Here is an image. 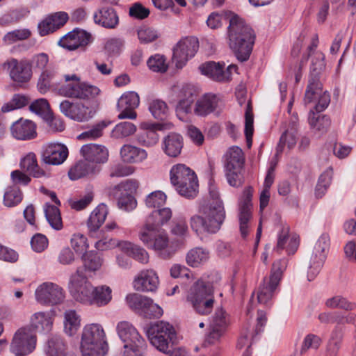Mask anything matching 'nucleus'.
<instances>
[{"instance_id": "nucleus-1", "label": "nucleus", "mask_w": 356, "mask_h": 356, "mask_svg": "<svg viewBox=\"0 0 356 356\" xmlns=\"http://www.w3.org/2000/svg\"><path fill=\"white\" fill-rule=\"evenodd\" d=\"M209 195L211 201L202 204L199 208V214L190 218V225L197 235L203 233L216 234L221 228L225 219V211L219 194L214 188H210Z\"/></svg>"}, {"instance_id": "nucleus-2", "label": "nucleus", "mask_w": 356, "mask_h": 356, "mask_svg": "<svg viewBox=\"0 0 356 356\" xmlns=\"http://www.w3.org/2000/svg\"><path fill=\"white\" fill-rule=\"evenodd\" d=\"M228 39L229 46L237 59L242 62L247 60L252 52L254 35L251 27L237 15L229 19Z\"/></svg>"}, {"instance_id": "nucleus-3", "label": "nucleus", "mask_w": 356, "mask_h": 356, "mask_svg": "<svg viewBox=\"0 0 356 356\" xmlns=\"http://www.w3.org/2000/svg\"><path fill=\"white\" fill-rule=\"evenodd\" d=\"M82 356H104L108 351V343L102 326L92 323L84 327L81 336Z\"/></svg>"}, {"instance_id": "nucleus-4", "label": "nucleus", "mask_w": 356, "mask_h": 356, "mask_svg": "<svg viewBox=\"0 0 356 356\" xmlns=\"http://www.w3.org/2000/svg\"><path fill=\"white\" fill-rule=\"evenodd\" d=\"M170 181L178 193L186 198H194L198 193L197 177L189 167L184 164L174 165L170 172Z\"/></svg>"}, {"instance_id": "nucleus-5", "label": "nucleus", "mask_w": 356, "mask_h": 356, "mask_svg": "<svg viewBox=\"0 0 356 356\" xmlns=\"http://www.w3.org/2000/svg\"><path fill=\"white\" fill-rule=\"evenodd\" d=\"M65 83L58 88V94L61 96L83 100L93 99L101 93V90L95 86L81 82V78L76 74H65Z\"/></svg>"}, {"instance_id": "nucleus-6", "label": "nucleus", "mask_w": 356, "mask_h": 356, "mask_svg": "<svg viewBox=\"0 0 356 356\" xmlns=\"http://www.w3.org/2000/svg\"><path fill=\"white\" fill-rule=\"evenodd\" d=\"M186 302L199 314L207 315L213 308L214 298L213 290L209 285L197 281L190 289Z\"/></svg>"}, {"instance_id": "nucleus-7", "label": "nucleus", "mask_w": 356, "mask_h": 356, "mask_svg": "<svg viewBox=\"0 0 356 356\" xmlns=\"http://www.w3.org/2000/svg\"><path fill=\"white\" fill-rule=\"evenodd\" d=\"M146 332L152 345L163 353H168L170 348L175 343L176 332L168 322H156L151 325Z\"/></svg>"}, {"instance_id": "nucleus-8", "label": "nucleus", "mask_w": 356, "mask_h": 356, "mask_svg": "<svg viewBox=\"0 0 356 356\" xmlns=\"http://www.w3.org/2000/svg\"><path fill=\"white\" fill-rule=\"evenodd\" d=\"M244 163V154L239 147L234 146L227 150L225 154V167L227 180L230 186L239 187L243 184Z\"/></svg>"}, {"instance_id": "nucleus-9", "label": "nucleus", "mask_w": 356, "mask_h": 356, "mask_svg": "<svg viewBox=\"0 0 356 356\" xmlns=\"http://www.w3.org/2000/svg\"><path fill=\"white\" fill-rule=\"evenodd\" d=\"M116 330L123 345V352L146 351L147 344L136 328L128 321H120L117 324Z\"/></svg>"}, {"instance_id": "nucleus-10", "label": "nucleus", "mask_w": 356, "mask_h": 356, "mask_svg": "<svg viewBox=\"0 0 356 356\" xmlns=\"http://www.w3.org/2000/svg\"><path fill=\"white\" fill-rule=\"evenodd\" d=\"M92 290L93 286L85 275V269L78 268L70 279L69 291L71 296L76 301L90 305Z\"/></svg>"}, {"instance_id": "nucleus-11", "label": "nucleus", "mask_w": 356, "mask_h": 356, "mask_svg": "<svg viewBox=\"0 0 356 356\" xmlns=\"http://www.w3.org/2000/svg\"><path fill=\"white\" fill-rule=\"evenodd\" d=\"M230 325V316L222 307L217 308L210 321L209 332L204 344L212 345L218 343Z\"/></svg>"}, {"instance_id": "nucleus-12", "label": "nucleus", "mask_w": 356, "mask_h": 356, "mask_svg": "<svg viewBox=\"0 0 356 356\" xmlns=\"http://www.w3.org/2000/svg\"><path fill=\"white\" fill-rule=\"evenodd\" d=\"M35 300L44 306L62 304L65 298L63 289L56 283L45 282L40 284L35 291Z\"/></svg>"}, {"instance_id": "nucleus-13", "label": "nucleus", "mask_w": 356, "mask_h": 356, "mask_svg": "<svg viewBox=\"0 0 356 356\" xmlns=\"http://www.w3.org/2000/svg\"><path fill=\"white\" fill-rule=\"evenodd\" d=\"M36 341V336L30 327H21L13 335L10 350L16 355H29L35 350Z\"/></svg>"}, {"instance_id": "nucleus-14", "label": "nucleus", "mask_w": 356, "mask_h": 356, "mask_svg": "<svg viewBox=\"0 0 356 356\" xmlns=\"http://www.w3.org/2000/svg\"><path fill=\"white\" fill-rule=\"evenodd\" d=\"M329 246L330 237L328 234H323L315 243L311 254L307 271L308 281L314 280L319 273L325 260Z\"/></svg>"}, {"instance_id": "nucleus-15", "label": "nucleus", "mask_w": 356, "mask_h": 356, "mask_svg": "<svg viewBox=\"0 0 356 356\" xmlns=\"http://www.w3.org/2000/svg\"><path fill=\"white\" fill-rule=\"evenodd\" d=\"M129 307L135 311L140 312L145 317L159 318L163 315V309L153 300L145 296L138 293L129 294L126 297Z\"/></svg>"}, {"instance_id": "nucleus-16", "label": "nucleus", "mask_w": 356, "mask_h": 356, "mask_svg": "<svg viewBox=\"0 0 356 356\" xmlns=\"http://www.w3.org/2000/svg\"><path fill=\"white\" fill-rule=\"evenodd\" d=\"M199 48V41L195 37H186L180 40L173 49L172 62L181 69L193 57Z\"/></svg>"}, {"instance_id": "nucleus-17", "label": "nucleus", "mask_w": 356, "mask_h": 356, "mask_svg": "<svg viewBox=\"0 0 356 356\" xmlns=\"http://www.w3.org/2000/svg\"><path fill=\"white\" fill-rule=\"evenodd\" d=\"M2 67L8 73L10 79L15 83H26L32 78L31 66L28 60H18L15 58H10L2 64Z\"/></svg>"}, {"instance_id": "nucleus-18", "label": "nucleus", "mask_w": 356, "mask_h": 356, "mask_svg": "<svg viewBox=\"0 0 356 356\" xmlns=\"http://www.w3.org/2000/svg\"><path fill=\"white\" fill-rule=\"evenodd\" d=\"M252 188L251 187L246 188L243 193V196L240 199L238 205V220L241 235L245 238L248 235L251 220L252 217Z\"/></svg>"}, {"instance_id": "nucleus-19", "label": "nucleus", "mask_w": 356, "mask_h": 356, "mask_svg": "<svg viewBox=\"0 0 356 356\" xmlns=\"http://www.w3.org/2000/svg\"><path fill=\"white\" fill-rule=\"evenodd\" d=\"M148 241L140 240L147 248L157 252L163 259H169L174 254L175 250L168 246L169 238L167 233L163 230L147 232Z\"/></svg>"}, {"instance_id": "nucleus-20", "label": "nucleus", "mask_w": 356, "mask_h": 356, "mask_svg": "<svg viewBox=\"0 0 356 356\" xmlns=\"http://www.w3.org/2000/svg\"><path fill=\"white\" fill-rule=\"evenodd\" d=\"M225 65L219 63L207 62L199 67L202 74L209 76L213 81L222 82L228 81L231 79L232 71L236 72L237 66L236 65H229L227 69L224 70Z\"/></svg>"}, {"instance_id": "nucleus-21", "label": "nucleus", "mask_w": 356, "mask_h": 356, "mask_svg": "<svg viewBox=\"0 0 356 356\" xmlns=\"http://www.w3.org/2000/svg\"><path fill=\"white\" fill-rule=\"evenodd\" d=\"M140 98L136 92L129 91L124 92L118 99V110L120 112L119 119H136L137 114L134 111L139 105Z\"/></svg>"}, {"instance_id": "nucleus-22", "label": "nucleus", "mask_w": 356, "mask_h": 356, "mask_svg": "<svg viewBox=\"0 0 356 356\" xmlns=\"http://www.w3.org/2000/svg\"><path fill=\"white\" fill-rule=\"evenodd\" d=\"M165 129L163 123L143 122L140 124V132L137 135V140L139 144L152 147L156 145L159 139L157 131Z\"/></svg>"}, {"instance_id": "nucleus-23", "label": "nucleus", "mask_w": 356, "mask_h": 356, "mask_svg": "<svg viewBox=\"0 0 356 356\" xmlns=\"http://www.w3.org/2000/svg\"><path fill=\"white\" fill-rule=\"evenodd\" d=\"M159 284V277L155 270L145 269L141 270L134 280V287L136 291L153 292Z\"/></svg>"}, {"instance_id": "nucleus-24", "label": "nucleus", "mask_w": 356, "mask_h": 356, "mask_svg": "<svg viewBox=\"0 0 356 356\" xmlns=\"http://www.w3.org/2000/svg\"><path fill=\"white\" fill-rule=\"evenodd\" d=\"M68 156L67 147L60 143H50L45 146L42 155L44 163L49 165H60Z\"/></svg>"}, {"instance_id": "nucleus-25", "label": "nucleus", "mask_w": 356, "mask_h": 356, "mask_svg": "<svg viewBox=\"0 0 356 356\" xmlns=\"http://www.w3.org/2000/svg\"><path fill=\"white\" fill-rule=\"evenodd\" d=\"M299 245L298 238L296 235H289V227L287 225H281L280 230L277 234V241L275 250L280 252L286 249L289 254H293Z\"/></svg>"}, {"instance_id": "nucleus-26", "label": "nucleus", "mask_w": 356, "mask_h": 356, "mask_svg": "<svg viewBox=\"0 0 356 356\" xmlns=\"http://www.w3.org/2000/svg\"><path fill=\"white\" fill-rule=\"evenodd\" d=\"M108 214V209L106 204H99L90 213L87 221V227L89 235L91 237L97 238L101 232L99 228L105 222Z\"/></svg>"}, {"instance_id": "nucleus-27", "label": "nucleus", "mask_w": 356, "mask_h": 356, "mask_svg": "<svg viewBox=\"0 0 356 356\" xmlns=\"http://www.w3.org/2000/svg\"><path fill=\"white\" fill-rule=\"evenodd\" d=\"M90 37V34L83 30L74 29L64 35L60 40L59 44L67 49L74 50L88 44Z\"/></svg>"}, {"instance_id": "nucleus-28", "label": "nucleus", "mask_w": 356, "mask_h": 356, "mask_svg": "<svg viewBox=\"0 0 356 356\" xmlns=\"http://www.w3.org/2000/svg\"><path fill=\"white\" fill-rule=\"evenodd\" d=\"M81 154L89 163H104L107 161L108 151L106 147L97 144H86L81 147Z\"/></svg>"}, {"instance_id": "nucleus-29", "label": "nucleus", "mask_w": 356, "mask_h": 356, "mask_svg": "<svg viewBox=\"0 0 356 356\" xmlns=\"http://www.w3.org/2000/svg\"><path fill=\"white\" fill-rule=\"evenodd\" d=\"M12 136L21 140H31L36 137V125L29 120L19 119L10 127Z\"/></svg>"}, {"instance_id": "nucleus-30", "label": "nucleus", "mask_w": 356, "mask_h": 356, "mask_svg": "<svg viewBox=\"0 0 356 356\" xmlns=\"http://www.w3.org/2000/svg\"><path fill=\"white\" fill-rule=\"evenodd\" d=\"M93 19L95 24L109 29H115L119 24L116 11L108 7H102L95 12Z\"/></svg>"}, {"instance_id": "nucleus-31", "label": "nucleus", "mask_w": 356, "mask_h": 356, "mask_svg": "<svg viewBox=\"0 0 356 356\" xmlns=\"http://www.w3.org/2000/svg\"><path fill=\"white\" fill-rule=\"evenodd\" d=\"M221 99L214 94H207L195 103L194 112L200 116H206L221 106Z\"/></svg>"}, {"instance_id": "nucleus-32", "label": "nucleus", "mask_w": 356, "mask_h": 356, "mask_svg": "<svg viewBox=\"0 0 356 356\" xmlns=\"http://www.w3.org/2000/svg\"><path fill=\"white\" fill-rule=\"evenodd\" d=\"M159 216V211L155 209L147 216L144 225L141 227L138 233L140 240L148 241L147 232L162 230L161 227L164 224Z\"/></svg>"}, {"instance_id": "nucleus-33", "label": "nucleus", "mask_w": 356, "mask_h": 356, "mask_svg": "<svg viewBox=\"0 0 356 356\" xmlns=\"http://www.w3.org/2000/svg\"><path fill=\"white\" fill-rule=\"evenodd\" d=\"M54 312H38L30 318V324L35 329L49 333L53 327Z\"/></svg>"}, {"instance_id": "nucleus-34", "label": "nucleus", "mask_w": 356, "mask_h": 356, "mask_svg": "<svg viewBox=\"0 0 356 356\" xmlns=\"http://www.w3.org/2000/svg\"><path fill=\"white\" fill-rule=\"evenodd\" d=\"M183 146L182 136L176 133H171L164 138L162 149L168 156L177 157L181 154Z\"/></svg>"}, {"instance_id": "nucleus-35", "label": "nucleus", "mask_w": 356, "mask_h": 356, "mask_svg": "<svg viewBox=\"0 0 356 356\" xmlns=\"http://www.w3.org/2000/svg\"><path fill=\"white\" fill-rule=\"evenodd\" d=\"M19 166L23 171L35 178L49 177V174L39 167L36 156L33 152L28 153L21 159Z\"/></svg>"}, {"instance_id": "nucleus-36", "label": "nucleus", "mask_w": 356, "mask_h": 356, "mask_svg": "<svg viewBox=\"0 0 356 356\" xmlns=\"http://www.w3.org/2000/svg\"><path fill=\"white\" fill-rule=\"evenodd\" d=\"M120 250L136 261L146 264L149 262V254L142 247L127 241H121Z\"/></svg>"}, {"instance_id": "nucleus-37", "label": "nucleus", "mask_w": 356, "mask_h": 356, "mask_svg": "<svg viewBox=\"0 0 356 356\" xmlns=\"http://www.w3.org/2000/svg\"><path fill=\"white\" fill-rule=\"evenodd\" d=\"M120 156L123 161L126 163H139L147 159V153L143 149L126 144L120 149Z\"/></svg>"}, {"instance_id": "nucleus-38", "label": "nucleus", "mask_w": 356, "mask_h": 356, "mask_svg": "<svg viewBox=\"0 0 356 356\" xmlns=\"http://www.w3.org/2000/svg\"><path fill=\"white\" fill-rule=\"evenodd\" d=\"M111 288L106 285L93 286L90 305L97 307L106 305L111 300Z\"/></svg>"}, {"instance_id": "nucleus-39", "label": "nucleus", "mask_w": 356, "mask_h": 356, "mask_svg": "<svg viewBox=\"0 0 356 356\" xmlns=\"http://www.w3.org/2000/svg\"><path fill=\"white\" fill-rule=\"evenodd\" d=\"M209 258V252L203 248L196 247L190 250L186 256L188 266L196 268L206 263Z\"/></svg>"}, {"instance_id": "nucleus-40", "label": "nucleus", "mask_w": 356, "mask_h": 356, "mask_svg": "<svg viewBox=\"0 0 356 356\" xmlns=\"http://www.w3.org/2000/svg\"><path fill=\"white\" fill-rule=\"evenodd\" d=\"M278 285L268 278H264L257 291L258 302L260 304L267 305L272 300Z\"/></svg>"}, {"instance_id": "nucleus-41", "label": "nucleus", "mask_w": 356, "mask_h": 356, "mask_svg": "<svg viewBox=\"0 0 356 356\" xmlns=\"http://www.w3.org/2000/svg\"><path fill=\"white\" fill-rule=\"evenodd\" d=\"M322 92V84L318 72L311 73L307 90L305 91V102L309 104L316 100V96Z\"/></svg>"}, {"instance_id": "nucleus-42", "label": "nucleus", "mask_w": 356, "mask_h": 356, "mask_svg": "<svg viewBox=\"0 0 356 356\" xmlns=\"http://www.w3.org/2000/svg\"><path fill=\"white\" fill-rule=\"evenodd\" d=\"M64 331L72 336L76 333L81 325L80 316L75 310L68 309L64 312Z\"/></svg>"}, {"instance_id": "nucleus-43", "label": "nucleus", "mask_w": 356, "mask_h": 356, "mask_svg": "<svg viewBox=\"0 0 356 356\" xmlns=\"http://www.w3.org/2000/svg\"><path fill=\"white\" fill-rule=\"evenodd\" d=\"M45 217L52 228L60 230L63 222L58 208L54 205L46 204L44 207Z\"/></svg>"}, {"instance_id": "nucleus-44", "label": "nucleus", "mask_w": 356, "mask_h": 356, "mask_svg": "<svg viewBox=\"0 0 356 356\" xmlns=\"http://www.w3.org/2000/svg\"><path fill=\"white\" fill-rule=\"evenodd\" d=\"M23 198L20 189L13 186L8 187L3 195V204L7 207H13L19 204Z\"/></svg>"}, {"instance_id": "nucleus-45", "label": "nucleus", "mask_w": 356, "mask_h": 356, "mask_svg": "<svg viewBox=\"0 0 356 356\" xmlns=\"http://www.w3.org/2000/svg\"><path fill=\"white\" fill-rule=\"evenodd\" d=\"M136 131V127L130 122H122L117 124L111 131L114 138H124L133 135Z\"/></svg>"}, {"instance_id": "nucleus-46", "label": "nucleus", "mask_w": 356, "mask_h": 356, "mask_svg": "<svg viewBox=\"0 0 356 356\" xmlns=\"http://www.w3.org/2000/svg\"><path fill=\"white\" fill-rule=\"evenodd\" d=\"M95 168L90 166L85 161H80L70 170L68 175L70 179L76 180L90 173H94Z\"/></svg>"}, {"instance_id": "nucleus-47", "label": "nucleus", "mask_w": 356, "mask_h": 356, "mask_svg": "<svg viewBox=\"0 0 356 356\" xmlns=\"http://www.w3.org/2000/svg\"><path fill=\"white\" fill-rule=\"evenodd\" d=\"M84 267H82L90 271H95L100 268L103 260L102 257L95 251H90L84 253L82 256Z\"/></svg>"}, {"instance_id": "nucleus-48", "label": "nucleus", "mask_w": 356, "mask_h": 356, "mask_svg": "<svg viewBox=\"0 0 356 356\" xmlns=\"http://www.w3.org/2000/svg\"><path fill=\"white\" fill-rule=\"evenodd\" d=\"M149 111L154 118L163 120L168 115V108L165 102L153 99L149 103Z\"/></svg>"}, {"instance_id": "nucleus-49", "label": "nucleus", "mask_w": 356, "mask_h": 356, "mask_svg": "<svg viewBox=\"0 0 356 356\" xmlns=\"http://www.w3.org/2000/svg\"><path fill=\"white\" fill-rule=\"evenodd\" d=\"M109 123L105 121L99 122L94 124L90 129L83 131L78 136L79 140H95L100 138L103 135V130L108 125Z\"/></svg>"}, {"instance_id": "nucleus-50", "label": "nucleus", "mask_w": 356, "mask_h": 356, "mask_svg": "<svg viewBox=\"0 0 356 356\" xmlns=\"http://www.w3.org/2000/svg\"><path fill=\"white\" fill-rule=\"evenodd\" d=\"M325 305L329 308H340L346 311L353 310L356 307L355 303L348 301L341 296H335L327 299Z\"/></svg>"}, {"instance_id": "nucleus-51", "label": "nucleus", "mask_w": 356, "mask_h": 356, "mask_svg": "<svg viewBox=\"0 0 356 356\" xmlns=\"http://www.w3.org/2000/svg\"><path fill=\"white\" fill-rule=\"evenodd\" d=\"M65 346L60 337H53L47 342L46 352L49 356H60L64 354Z\"/></svg>"}, {"instance_id": "nucleus-52", "label": "nucleus", "mask_w": 356, "mask_h": 356, "mask_svg": "<svg viewBox=\"0 0 356 356\" xmlns=\"http://www.w3.org/2000/svg\"><path fill=\"white\" fill-rule=\"evenodd\" d=\"M297 142V132L290 131L289 129H286L284 132L282 134L279 144L277 147L276 156L280 154L286 145L289 149L293 148Z\"/></svg>"}, {"instance_id": "nucleus-53", "label": "nucleus", "mask_w": 356, "mask_h": 356, "mask_svg": "<svg viewBox=\"0 0 356 356\" xmlns=\"http://www.w3.org/2000/svg\"><path fill=\"white\" fill-rule=\"evenodd\" d=\"M342 340V332L339 329H334L331 333L327 346L328 356H335L341 346Z\"/></svg>"}, {"instance_id": "nucleus-54", "label": "nucleus", "mask_w": 356, "mask_h": 356, "mask_svg": "<svg viewBox=\"0 0 356 356\" xmlns=\"http://www.w3.org/2000/svg\"><path fill=\"white\" fill-rule=\"evenodd\" d=\"M29 101L30 99L28 97L23 95L16 94L13 97L12 99L9 102L2 106L1 111L6 113L15 109L21 108L27 105L29 103Z\"/></svg>"}, {"instance_id": "nucleus-55", "label": "nucleus", "mask_w": 356, "mask_h": 356, "mask_svg": "<svg viewBox=\"0 0 356 356\" xmlns=\"http://www.w3.org/2000/svg\"><path fill=\"white\" fill-rule=\"evenodd\" d=\"M287 267V260L286 259H278L273 264L271 273L268 280L279 284L284 271Z\"/></svg>"}, {"instance_id": "nucleus-56", "label": "nucleus", "mask_w": 356, "mask_h": 356, "mask_svg": "<svg viewBox=\"0 0 356 356\" xmlns=\"http://www.w3.org/2000/svg\"><path fill=\"white\" fill-rule=\"evenodd\" d=\"M138 186V184L136 181L129 179L124 182H122L118 185L115 186L111 193H112L114 196H118V193L123 194V192H125L124 194H130L131 195L133 193L136 192Z\"/></svg>"}, {"instance_id": "nucleus-57", "label": "nucleus", "mask_w": 356, "mask_h": 356, "mask_svg": "<svg viewBox=\"0 0 356 356\" xmlns=\"http://www.w3.org/2000/svg\"><path fill=\"white\" fill-rule=\"evenodd\" d=\"M71 246L77 254H84L89 247L88 239L82 234L77 233L72 235L71 240Z\"/></svg>"}, {"instance_id": "nucleus-58", "label": "nucleus", "mask_w": 356, "mask_h": 356, "mask_svg": "<svg viewBox=\"0 0 356 356\" xmlns=\"http://www.w3.org/2000/svg\"><path fill=\"white\" fill-rule=\"evenodd\" d=\"M49 56L45 53L37 54L29 60L32 72H40L49 67Z\"/></svg>"}, {"instance_id": "nucleus-59", "label": "nucleus", "mask_w": 356, "mask_h": 356, "mask_svg": "<svg viewBox=\"0 0 356 356\" xmlns=\"http://www.w3.org/2000/svg\"><path fill=\"white\" fill-rule=\"evenodd\" d=\"M31 35V32L28 29H16L7 33L3 37V40L6 43L10 44L19 40H26L29 38Z\"/></svg>"}, {"instance_id": "nucleus-60", "label": "nucleus", "mask_w": 356, "mask_h": 356, "mask_svg": "<svg viewBox=\"0 0 356 356\" xmlns=\"http://www.w3.org/2000/svg\"><path fill=\"white\" fill-rule=\"evenodd\" d=\"M245 134L246 137L247 146L248 148H250L252 143V138L254 131V118L252 110L249 105L248 106L245 111Z\"/></svg>"}, {"instance_id": "nucleus-61", "label": "nucleus", "mask_w": 356, "mask_h": 356, "mask_svg": "<svg viewBox=\"0 0 356 356\" xmlns=\"http://www.w3.org/2000/svg\"><path fill=\"white\" fill-rule=\"evenodd\" d=\"M331 181L332 172L330 170H327L321 175L315 191L317 197H321L325 194Z\"/></svg>"}, {"instance_id": "nucleus-62", "label": "nucleus", "mask_w": 356, "mask_h": 356, "mask_svg": "<svg viewBox=\"0 0 356 356\" xmlns=\"http://www.w3.org/2000/svg\"><path fill=\"white\" fill-rule=\"evenodd\" d=\"M115 197L118 198V208L122 210L130 211L136 207L137 202L132 195L118 193V195Z\"/></svg>"}, {"instance_id": "nucleus-63", "label": "nucleus", "mask_w": 356, "mask_h": 356, "mask_svg": "<svg viewBox=\"0 0 356 356\" xmlns=\"http://www.w3.org/2000/svg\"><path fill=\"white\" fill-rule=\"evenodd\" d=\"M40 72L38 86L40 92H44L50 86L51 81L54 76V71L49 66Z\"/></svg>"}, {"instance_id": "nucleus-64", "label": "nucleus", "mask_w": 356, "mask_h": 356, "mask_svg": "<svg viewBox=\"0 0 356 356\" xmlns=\"http://www.w3.org/2000/svg\"><path fill=\"white\" fill-rule=\"evenodd\" d=\"M147 63L149 68L154 72H164L168 68L164 56L159 54L151 56Z\"/></svg>"}]
</instances>
